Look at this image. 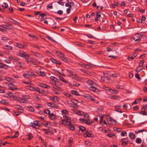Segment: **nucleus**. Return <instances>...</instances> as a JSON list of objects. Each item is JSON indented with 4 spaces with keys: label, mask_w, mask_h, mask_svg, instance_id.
<instances>
[{
    "label": "nucleus",
    "mask_w": 147,
    "mask_h": 147,
    "mask_svg": "<svg viewBox=\"0 0 147 147\" xmlns=\"http://www.w3.org/2000/svg\"><path fill=\"white\" fill-rule=\"evenodd\" d=\"M9 59L13 60H15V61H18V59L16 57H11L9 58Z\"/></svg>",
    "instance_id": "47"
},
{
    "label": "nucleus",
    "mask_w": 147,
    "mask_h": 147,
    "mask_svg": "<svg viewBox=\"0 0 147 147\" xmlns=\"http://www.w3.org/2000/svg\"><path fill=\"white\" fill-rule=\"evenodd\" d=\"M4 49L8 50H12V47L10 46L9 45H7L5 46H4Z\"/></svg>",
    "instance_id": "30"
},
{
    "label": "nucleus",
    "mask_w": 147,
    "mask_h": 147,
    "mask_svg": "<svg viewBox=\"0 0 147 147\" xmlns=\"http://www.w3.org/2000/svg\"><path fill=\"white\" fill-rule=\"evenodd\" d=\"M28 138L29 140L31 139L33 137L32 134L31 133H29L28 134Z\"/></svg>",
    "instance_id": "46"
},
{
    "label": "nucleus",
    "mask_w": 147,
    "mask_h": 147,
    "mask_svg": "<svg viewBox=\"0 0 147 147\" xmlns=\"http://www.w3.org/2000/svg\"><path fill=\"white\" fill-rule=\"evenodd\" d=\"M66 71L67 73L70 74H72L74 72L73 71L69 70L68 69H66Z\"/></svg>",
    "instance_id": "41"
},
{
    "label": "nucleus",
    "mask_w": 147,
    "mask_h": 147,
    "mask_svg": "<svg viewBox=\"0 0 147 147\" xmlns=\"http://www.w3.org/2000/svg\"><path fill=\"white\" fill-rule=\"evenodd\" d=\"M66 18H67V17H65L63 18H60L59 17H56L55 18V20H63L64 19Z\"/></svg>",
    "instance_id": "51"
},
{
    "label": "nucleus",
    "mask_w": 147,
    "mask_h": 147,
    "mask_svg": "<svg viewBox=\"0 0 147 147\" xmlns=\"http://www.w3.org/2000/svg\"><path fill=\"white\" fill-rule=\"evenodd\" d=\"M9 19L10 20H12L13 21H13H10L9 20H8L10 21V22L14 24H16V25H18L19 24V22H17L16 21L14 20L13 19L11 18H9Z\"/></svg>",
    "instance_id": "23"
},
{
    "label": "nucleus",
    "mask_w": 147,
    "mask_h": 147,
    "mask_svg": "<svg viewBox=\"0 0 147 147\" xmlns=\"http://www.w3.org/2000/svg\"><path fill=\"white\" fill-rule=\"evenodd\" d=\"M8 86L9 89L13 90L17 89L16 86L11 83H9L8 84Z\"/></svg>",
    "instance_id": "7"
},
{
    "label": "nucleus",
    "mask_w": 147,
    "mask_h": 147,
    "mask_svg": "<svg viewBox=\"0 0 147 147\" xmlns=\"http://www.w3.org/2000/svg\"><path fill=\"white\" fill-rule=\"evenodd\" d=\"M121 142L122 145L123 146H125L128 144V140L126 138L122 139L121 140Z\"/></svg>",
    "instance_id": "6"
},
{
    "label": "nucleus",
    "mask_w": 147,
    "mask_h": 147,
    "mask_svg": "<svg viewBox=\"0 0 147 147\" xmlns=\"http://www.w3.org/2000/svg\"><path fill=\"white\" fill-rule=\"evenodd\" d=\"M73 120L69 121L64 119H63L61 120V124H64L66 125H68L69 124H71V122H73Z\"/></svg>",
    "instance_id": "4"
},
{
    "label": "nucleus",
    "mask_w": 147,
    "mask_h": 147,
    "mask_svg": "<svg viewBox=\"0 0 147 147\" xmlns=\"http://www.w3.org/2000/svg\"><path fill=\"white\" fill-rule=\"evenodd\" d=\"M53 88L54 89L58 90H60L61 89V88H60L59 86L57 85H56L55 84V85L53 86Z\"/></svg>",
    "instance_id": "39"
},
{
    "label": "nucleus",
    "mask_w": 147,
    "mask_h": 147,
    "mask_svg": "<svg viewBox=\"0 0 147 147\" xmlns=\"http://www.w3.org/2000/svg\"><path fill=\"white\" fill-rule=\"evenodd\" d=\"M64 94L66 96L68 97H70L71 96V95L70 94H69L67 92H65Z\"/></svg>",
    "instance_id": "56"
},
{
    "label": "nucleus",
    "mask_w": 147,
    "mask_h": 147,
    "mask_svg": "<svg viewBox=\"0 0 147 147\" xmlns=\"http://www.w3.org/2000/svg\"><path fill=\"white\" fill-rule=\"evenodd\" d=\"M35 72L38 74L42 76H44L46 75L44 71H42L40 70L36 71Z\"/></svg>",
    "instance_id": "10"
},
{
    "label": "nucleus",
    "mask_w": 147,
    "mask_h": 147,
    "mask_svg": "<svg viewBox=\"0 0 147 147\" xmlns=\"http://www.w3.org/2000/svg\"><path fill=\"white\" fill-rule=\"evenodd\" d=\"M70 100L74 104V105H76L78 102V101L77 100L75 99H71Z\"/></svg>",
    "instance_id": "28"
},
{
    "label": "nucleus",
    "mask_w": 147,
    "mask_h": 147,
    "mask_svg": "<svg viewBox=\"0 0 147 147\" xmlns=\"http://www.w3.org/2000/svg\"><path fill=\"white\" fill-rule=\"evenodd\" d=\"M89 89L90 90L94 92H97L99 91L98 89L94 86H90L89 87Z\"/></svg>",
    "instance_id": "11"
},
{
    "label": "nucleus",
    "mask_w": 147,
    "mask_h": 147,
    "mask_svg": "<svg viewBox=\"0 0 147 147\" xmlns=\"http://www.w3.org/2000/svg\"><path fill=\"white\" fill-rule=\"evenodd\" d=\"M68 126H69V128L72 130H74L75 129L73 125L72 124L71 122V124H69Z\"/></svg>",
    "instance_id": "26"
},
{
    "label": "nucleus",
    "mask_w": 147,
    "mask_h": 147,
    "mask_svg": "<svg viewBox=\"0 0 147 147\" xmlns=\"http://www.w3.org/2000/svg\"><path fill=\"white\" fill-rule=\"evenodd\" d=\"M46 37L47 38L49 39L50 40H51L53 42H56L52 37L49 36L47 35Z\"/></svg>",
    "instance_id": "38"
},
{
    "label": "nucleus",
    "mask_w": 147,
    "mask_h": 147,
    "mask_svg": "<svg viewBox=\"0 0 147 147\" xmlns=\"http://www.w3.org/2000/svg\"><path fill=\"white\" fill-rule=\"evenodd\" d=\"M59 78L60 80H61L62 81L65 82V83H68L67 82L65 79L62 76H60L59 77Z\"/></svg>",
    "instance_id": "37"
},
{
    "label": "nucleus",
    "mask_w": 147,
    "mask_h": 147,
    "mask_svg": "<svg viewBox=\"0 0 147 147\" xmlns=\"http://www.w3.org/2000/svg\"><path fill=\"white\" fill-rule=\"evenodd\" d=\"M57 13L60 15H61L63 14V12L62 10H59L58 11ZM55 13H56V12H55Z\"/></svg>",
    "instance_id": "57"
},
{
    "label": "nucleus",
    "mask_w": 147,
    "mask_h": 147,
    "mask_svg": "<svg viewBox=\"0 0 147 147\" xmlns=\"http://www.w3.org/2000/svg\"><path fill=\"white\" fill-rule=\"evenodd\" d=\"M107 119H109V121H111V122H113L115 123H117V121L116 120L114 119L113 118H111L110 116H109V117H107Z\"/></svg>",
    "instance_id": "34"
},
{
    "label": "nucleus",
    "mask_w": 147,
    "mask_h": 147,
    "mask_svg": "<svg viewBox=\"0 0 147 147\" xmlns=\"http://www.w3.org/2000/svg\"><path fill=\"white\" fill-rule=\"evenodd\" d=\"M17 100L20 102L21 103H24L25 102V101L24 100L22 99H21L19 98H17Z\"/></svg>",
    "instance_id": "42"
},
{
    "label": "nucleus",
    "mask_w": 147,
    "mask_h": 147,
    "mask_svg": "<svg viewBox=\"0 0 147 147\" xmlns=\"http://www.w3.org/2000/svg\"><path fill=\"white\" fill-rule=\"evenodd\" d=\"M0 27L5 28L6 29L8 28V26L6 25H0Z\"/></svg>",
    "instance_id": "53"
},
{
    "label": "nucleus",
    "mask_w": 147,
    "mask_h": 147,
    "mask_svg": "<svg viewBox=\"0 0 147 147\" xmlns=\"http://www.w3.org/2000/svg\"><path fill=\"white\" fill-rule=\"evenodd\" d=\"M18 53V55L22 57H24L27 54L26 52L22 50L20 51Z\"/></svg>",
    "instance_id": "8"
},
{
    "label": "nucleus",
    "mask_w": 147,
    "mask_h": 147,
    "mask_svg": "<svg viewBox=\"0 0 147 147\" xmlns=\"http://www.w3.org/2000/svg\"><path fill=\"white\" fill-rule=\"evenodd\" d=\"M79 128L82 131H84L86 130V128L82 126H79Z\"/></svg>",
    "instance_id": "32"
},
{
    "label": "nucleus",
    "mask_w": 147,
    "mask_h": 147,
    "mask_svg": "<svg viewBox=\"0 0 147 147\" xmlns=\"http://www.w3.org/2000/svg\"><path fill=\"white\" fill-rule=\"evenodd\" d=\"M44 112L47 114H49V115L50 114V111L48 109H45L44 111Z\"/></svg>",
    "instance_id": "43"
},
{
    "label": "nucleus",
    "mask_w": 147,
    "mask_h": 147,
    "mask_svg": "<svg viewBox=\"0 0 147 147\" xmlns=\"http://www.w3.org/2000/svg\"><path fill=\"white\" fill-rule=\"evenodd\" d=\"M2 7L3 9H6L8 7V5L7 3L4 2L2 5Z\"/></svg>",
    "instance_id": "27"
},
{
    "label": "nucleus",
    "mask_w": 147,
    "mask_h": 147,
    "mask_svg": "<svg viewBox=\"0 0 147 147\" xmlns=\"http://www.w3.org/2000/svg\"><path fill=\"white\" fill-rule=\"evenodd\" d=\"M49 116V118L52 120H54L56 119V115L53 113L50 114Z\"/></svg>",
    "instance_id": "15"
},
{
    "label": "nucleus",
    "mask_w": 147,
    "mask_h": 147,
    "mask_svg": "<svg viewBox=\"0 0 147 147\" xmlns=\"http://www.w3.org/2000/svg\"><path fill=\"white\" fill-rule=\"evenodd\" d=\"M129 136L131 140L134 139L135 138V135L132 133H129Z\"/></svg>",
    "instance_id": "20"
},
{
    "label": "nucleus",
    "mask_w": 147,
    "mask_h": 147,
    "mask_svg": "<svg viewBox=\"0 0 147 147\" xmlns=\"http://www.w3.org/2000/svg\"><path fill=\"white\" fill-rule=\"evenodd\" d=\"M50 60L53 63H55L56 64H59L61 65V63L58 61L57 60L53 58H51L50 59Z\"/></svg>",
    "instance_id": "14"
},
{
    "label": "nucleus",
    "mask_w": 147,
    "mask_h": 147,
    "mask_svg": "<svg viewBox=\"0 0 147 147\" xmlns=\"http://www.w3.org/2000/svg\"><path fill=\"white\" fill-rule=\"evenodd\" d=\"M108 79V78L106 77H102L101 78V80L104 82H105L106 80H107Z\"/></svg>",
    "instance_id": "50"
},
{
    "label": "nucleus",
    "mask_w": 147,
    "mask_h": 147,
    "mask_svg": "<svg viewBox=\"0 0 147 147\" xmlns=\"http://www.w3.org/2000/svg\"><path fill=\"white\" fill-rule=\"evenodd\" d=\"M23 76L25 78H26L27 79H29L30 78V76L28 75H27L26 74H23Z\"/></svg>",
    "instance_id": "60"
},
{
    "label": "nucleus",
    "mask_w": 147,
    "mask_h": 147,
    "mask_svg": "<svg viewBox=\"0 0 147 147\" xmlns=\"http://www.w3.org/2000/svg\"><path fill=\"white\" fill-rule=\"evenodd\" d=\"M38 86L42 88H45L50 89L51 88V87L46 84L39 83L38 84Z\"/></svg>",
    "instance_id": "5"
},
{
    "label": "nucleus",
    "mask_w": 147,
    "mask_h": 147,
    "mask_svg": "<svg viewBox=\"0 0 147 147\" xmlns=\"http://www.w3.org/2000/svg\"><path fill=\"white\" fill-rule=\"evenodd\" d=\"M135 77L136 78H137L138 80H140L141 79V78L140 77V76L139 74L138 73H136L135 75Z\"/></svg>",
    "instance_id": "54"
},
{
    "label": "nucleus",
    "mask_w": 147,
    "mask_h": 147,
    "mask_svg": "<svg viewBox=\"0 0 147 147\" xmlns=\"http://www.w3.org/2000/svg\"><path fill=\"white\" fill-rule=\"evenodd\" d=\"M1 103L2 104L6 105L7 104V103L6 102L5 100H2L0 101V103Z\"/></svg>",
    "instance_id": "58"
},
{
    "label": "nucleus",
    "mask_w": 147,
    "mask_h": 147,
    "mask_svg": "<svg viewBox=\"0 0 147 147\" xmlns=\"http://www.w3.org/2000/svg\"><path fill=\"white\" fill-rule=\"evenodd\" d=\"M39 15L40 16H41L40 19V20L41 21H43L46 18H45V17L46 16V14L45 13H41Z\"/></svg>",
    "instance_id": "18"
},
{
    "label": "nucleus",
    "mask_w": 147,
    "mask_h": 147,
    "mask_svg": "<svg viewBox=\"0 0 147 147\" xmlns=\"http://www.w3.org/2000/svg\"><path fill=\"white\" fill-rule=\"evenodd\" d=\"M1 39L3 41L9 43L10 41V39L9 38L6 37H1Z\"/></svg>",
    "instance_id": "19"
},
{
    "label": "nucleus",
    "mask_w": 147,
    "mask_h": 147,
    "mask_svg": "<svg viewBox=\"0 0 147 147\" xmlns=\"http://www.w3.org/2000/svg\"><path fill=\"white\" fill-rule=\"evenodd\" d=\"M141 147H147V145H146L145 143L143 142L141 145Z\"/></svg>",
    "instance_id": "64"
},
{
    "label": "nucleus",
    "mask_w": 147,
    "mask_h": 147,
    "mask_svg": "<svg viewBox=\"0 0 147 147\" xmlns=\"http://www.w3.org/2000/svg\"><path fill=\"white\" fill-rule=\"evenodd\" d=\"M63 118L64 119V120L68 121L69 120L71 119V117L67 116H63Z\"/></svg>",
    "instance_id": "44"
},
{
    "label": "nucleus",
    "mask_w": 147,
    "mask_h": 147,
    "mask_svg": "<svg viewBox=\"0 0 147 147\" xmlns=\"http://www.w3.org/2000/svg\"><path fill=\"white\" fill-rule=\"evenodd\" d=\"M109 91L111 93H112L117 94L118 92V91L116 90H113L111 89H110Z\"/></svg>",
    "instance_id": "36"
},
{
    "label": "nucleus",
    "mask_w": 147,
    "mask_h": 147,
    "mask_svg": "<svg viewBox=\"0 0 147 147\" xmlns=\"http://www.w3.org/2000/svg\"><path fill=\"white\" fill-rule=\"evenodd\" d=\"M32 53H33V55H34L39 58H41L43 57L42 55L38 53L33 51L32 52Z\"/></svg>",
    "instance_id": "13"
},
{
    "label": "nucleus",
    "mask_w": 147,
    "mask_h": 147,
    "mask_svg": "<svg viewBox=\"0 0 147 147\" xmlns=\"http://www.w3.org/2000/svg\"><path fill=\"white\" fill-rule=\"evenodd\" d=\"M38 121H35L32 124V126L34 128H37L36 127V126H38L39 127L40 126L39 124H38Z\"/></svg>",
    "instance_id": "12"
},
{
    "label": "nucleus",
    "mask_w": 147,
    "mask_h": 147,
    "mask_svg": "<svg viewBox=\"0 0 147 147\" xmlns=\"http://www.w3.org/2000/svg\"><path fill=\"white\" fill-rule=\"evenodd\" d=\"M16 46L19 48L20 49H23L24 47V46L21 44L18 43H16Z\"/></svg>",
    "instance_id": "35"
},
{
    "label": "nucleus",
    "mask_w": 147,
    "mask_h": 147,
    "mask_svg": "<svg viewBox=\"0 0 147 147\" xmlns=\"http://www.w3.org/2000/svg\"><path fill=\"white\" fill-rule=\"evenodd\" d=\"M30 96H22V98L25 101V102H26V99L29 98Z\"/></svg>",
    "instance_id": "29"
},
{
    "label": "nucleus",
    "mask_w": 147,
    "mask_h": 147,
    "mask_svg": "<svg viewBox=\"0 0 147 147\" xmlns=\"http://www.w3.org/2000/svg\"><path fill=\"white\" fill-rule=\"evenodd\" d=\"M102 88L105 89L106 90H109L110 91V88H109L108 87H106L105 86H103L102 87Z\"/></svg>",
    "instance_id": "59"
},
{
    "label": "nucleus",
    "mask_w": 147,
    "mask_h": 147,
    "mask_svg": "<svg viewBox=\"0 0 147 147\" xmlns=\"http://www.w3.org/2000/svg\"><path fill=\"white\" fill-rule=\"evenodd\" d=\"M134 57L132 56L130 57L129 56H128L127 57L128 60L130 61L134 59Z\"/></svg>",
    "instance_id": "62"
},
{
    "label": "nucleus",
    "mask_w": 147,
    "mask_h": 147,
    "mask_svg": "<svg viewBox=\"0 0 147 147\" xmlns=\"http://www.w3.org/2000/svg\"><path fill=\"white\" fill-rule=\"evenodd\" d=\"M137 35H138V38L135 39L134 42L135 43V44H137V43L139 42H140L141 38L143 36L142 34H140L139 35V33H137L135 34L136 36H137Z\"/></svg>",
    "instance_id": "3"
},
{
    "label": "nucleus",
    "mask_w": 147,
    "mask_h": 147,
    "mask_svg": "<svg viewBox=\"0 0 147 147\" xmlns=\"http://www.w3.org/2000/svg\"><path fill=\"white\" fill-rule=\"evenodd\" d=\"M56 80H55L56 85H57L59 86H60L62 85V83L59 82V80L58 79H56Z\"/></svg>",
    "instance_id": "31"
},
{
    "label": "nucleus",
    "mask_w": 147,
    "mask_h": 147,
    "mask_svg": "<svg viewBox=\"0 0 147 147\" xmlns=\"http://www.w3.org/2000/svg\"><path fill=\"white\" fill-rule=\"evenodd\" d=\"M50 99L53 101L56 100L58 101H59V100H58V98L56 96H54V97H51L50 98Z\"/></svg>",
    "instance_id": "33"
},
{
    "label": "nucleus",
    "mask_w": 147,
    "mask_h": 147,
    "mask_svg": "<svg viewBox=\"0 0 147 147\" xmlns=\"http://www.w3.org/2000/svg\"><path fill=\"white\" fill-rule=\"evenodd\" d=\"M142 142V140L138 138L136 139V143L139 144L141 142Z\"/></svg>",
    "instance_id": "52"
},
{
    "label": "nucleus",
    "mask_w": 147,
    "mask_h": 147,
    "mask_svg": "<svg viewBox=\"0 0 147 147\" xmlns=\"http://www.w3.org/2000/svg\"><path fill=\"white\" fill-rule=\"evenodd\" d=\"M50 84L53 85L54 86L55 85V84H56L55 80V81H53V80H51L50 81Z\"/></svg>",
    "instance_id": "61"
},
{
    "label": "nucleus",
    "mask_w": 147,
    "mask_h": 147,
    "mask_svg": "<svg viewBox=\"0 0 147 147\" xmlns=\"http://www.w3.org/2000/svg\"><path fill=\"white\" fill-rule=\"evenodd\" d=\"M141 99V98H139L136 99L133 102L132 105H134V104L135 105L138 104L140 100Z\"/></svg>",
    "instance_id": "24"
},
{
    "label": "nucleus",
    "mask_w": 147,
    "mask_h": 147,
    "mask_svg": "<svg viewBox=\"0 0 147 147\" xmlns=\"http://www.w3.org/2000/svg\"><path fill=\"white\" fill-rule=\"evenodd\" d=\"M26 73L25 74H26L27 75L29 76L30 77L31 76H36L35 74H34V73L32 72H31L30 71H28L27 72H26Z\"/></svg>",
    "instance_id": "16"
},
{
    "label": "nucleus",
    "mask_w": 147,
    "mask_h": 147,
    "mask_svg": "<svg viewBox=\"0 0 147 147\" xmlns=\"http://www.w3.org/2000/svg\"><path fill=\"white\" fill-rule=\"evenodd\" d=\"M19 136V132L18 131H16L15 133L14 136H12V138H15L18 137Z\"/></svg>",
    "instance_id": "45"
},
{
    "label": "nucleus",
    "mask_w": 147,
    "mask_h": 147,
    "mask_svg": "<svg viewBox=\"0 0 147 147\" xmlns=\"http://www.w3.org/2000/svg\"><path fill=\"white\" fill-rule=\"evenodd\" d=\"M68 76L71 78L76 80L78 81H80V78L78 76L75 72L72 74L68 75Z\"/></svg>",
    "instance_id": "1"
},
{
    "label": "nucleus",
    "mask_w": 147,
    "mask_h": 147,
    "mask_svg": "<svg viewBox=\"0 0 147 147\" xmlns=\"http://www.w3.org/2000/svg\"><path fill=\"white\" fill-rule=\"evenodd\" d=\"M91 134L88 131H86L85 133L84 134V136L85 137H90L91 136Z\"/></svg>",
    "instance_id": "21"
},
{
    "label": "nucleus",
    "mask_w": 147,
    "mask_h": 147,
    "mask_svg": "<svg viewBox=\"0 0 147 147\" xmlns=\"http://www.w3.org/2000/svg\"><path fill=\"white\" fill-rule=\"evenodd\" d=\"M86 82L88 85L90 86L94 85L96 84L94 81L90 79L88 80Z\"/></svg>",
    "instance_id": "9"
},
{
    "label": "nucleus",
    "mask_w": 147,
    "mask_h": 147,
    "mask_svg": "<svg viewBox=\"0 0 147 147\" xmlns=\"http://www.w3.org/2000/svg\"><path fill=\"white\" fill-rule=\"evenodd\" d=\"M61 113L63 114L67 115L68 113V112L66 110H63L61 111Z\"/></svg>",
    "instance_id": "48"
},
{
    "label": "nucleus",
    "mask_w": 147,
    "mask_h": 147,
    "mask_svg": "<svg viewBox=\"0 0 147 147\" xmlns=\"http://www.w3.org/2000/svg\"><path fill=\"white\" fill-rule=\"evenodd\" d=\"M71 93L73 95H75L76 96H79L80 94L78 93V92L75 90H72L71 91Z\"/></svg>",
    "instance_id": "25"
},
{
    "label": "nucleus",
    "mask_w": 147,
    "mask_h": 147,
    "mask_svg": "<svg viewBox=\"0 0 147 147\" xmlns=\"http://www.w3.org/2000/svg\"><path fill=\"white\" fill-rule=\"evenodd\" d=\"M94 122L92 121H91L89 119H85L84 123L87 125H90L93 123Z\"/></svg>",
    "instance_id": "17"
},
{
    "label": "nucleus",
    "mask_w": 147,
    "mask_h": 147,
    "mask_svg": "<svg viewBox=\"0 0 147 147\" xmlns=\"http://www.w3.org/2000/svg\"><path fill=\"white\" fill-rule=\"evenodd\" d=\"M121 107V106H116L115 107V110L117 112L120 113H122L123 111H121L120 108Z\"/></svg>",
    "instance_id": "22"
},
{
    "label": "nucleus",
    "mask_w": 147,
    "mask_h": 147,
    "mask_svg": "<svg viewBox=\"0 0 147 147\" xmlns=\"http://www.w3.org/2000/svg\"><path fill=\"white\" fill-rule=\"evenodd\" d=\"M5 78V80L8 81H11V80H12V79H11V78L8 77H6Z\"/></svg>",
    "instance_id": "63"
},
{
    "label": "nucleus",
    "mask_w": 147,
    "mask_h": 147,
    "mask_svg": "<svg viewBox=\"0 0 147 147\" xmlns=\"http://www.w3.org/2000/svg\"><path fill=\"white\" fill-rule=\"evenodd\" d=\"M27 108L28 109H29V110L30 111H31L32 112H33V111H34V108L31 106H28Z\"/></svg>",
    "instance_id": "40"
},
{
    "label": "nucleus",
    "mask_w": 147,
    "mask_h": 147,
    "mask_svg": "<svg viewBox=\"0 0 147 147\" xmlns=\"http://www.w3.org/2000/svg\"><path fill=\"white\" fill-rule=\"evenodd\" d=\"M46 104L47 106L51 108H57L59 107L58 105L54 103L48 102Z\"/></svg>",
    "instance_id": "2"
},
{
    "label": "nucleus",
    "mask_w": 147,
    "mask_h": 147,
    "mask_svg": "<svg viewBox=\"0 0 147 147\" xmlns=\"http://www.w3.org/2000/svg\"><path fill=\"white\" fill-rule=\"evenodd\" d=\"M12 114L16 116H18L20 115V113H18V112L17 111H13L12 113Z\"/></svg>",
    "instance_id": "55"
},
{
    "label": "nucleus",
    "mask_w": 147,
    "mask_h": 147,
    "mask_svg": "<svg viewBox=\"0 0 147 147\" xmlns=\"http://www.w3.org/2000/svg\"><path fill=\"white\" fill-rule=\"evenodd\" d=\"M144 63V60H141L140 61L139 63V66L138 67L142 66L143 65Z\"/></svg>",
    "instance_id": "49"
}]
</instances>
